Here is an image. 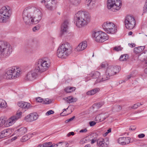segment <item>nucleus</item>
Listing matches in <instances>:
<instances>
[{
	"label": "nucleus",
	"mask_w": 147,
	"mask_h": 147,
	"mask_svg": "<svg viewBox=\"0 0 147 147\" xmlns=\"http://www.w3.org/2000/svg\"><path fill=\"white\" fill-rule=\"evenodd\" d=\"M39 29L40 27L39 26L37 25L33 28L32 30L34 32H36L39 30Z\"/></svg>",
	"instance_id": "obj_50"
},
{
	"label": "nucleus",
	"mask_w": 147,
	"mask_h": 147,
	"mask_svg": "<svg viewBox=\"0 0 147 147\" xmlns=\"http://www.w3.org/2000/svg\"><path fill=\"white\" fill-rule=\"evenodd\" d=\"M124 23L126 28L127 29L131 30L134 27L136 21L134 16L127 15L125 18Z\"/></svg>",
	"instance_id": "obj_11"
},
{
	"label": "nucleus",
	"mask_w": 147,
	"mask_h": 147,
	"mask_svg": "<svg viewBox=\"0 0 147 147\" xmlns=\"http://www.w3.org/2000/svg\"><path fill=\"white\" fill-rule=\"evenodd\" d=\"M12 47L5 41L0 40V58L4 59L8 57L11 53Z\"/></svg>",
	"instance_id": "obj_3"
},
{
	"label": "nucleus",
	"mask_w": 147,
	"mask_h": 147,
	"mask_svg": "<svg viewBox=\"0 0 147 147\" xmlns=\"http://www.w3.org/2000/svg\"><path fill=\"white\" fill-rule=\"evenodd\" d=\"M86 4L87 6L89 7L90 9H92L94 8L95 5V1L86 0Z\"/></svg>",
	"instance_id": "obj_24"
},
{
	"label": "nucleus",
	"mask_w": 147,
	"mask_h": 147,
	"mask_svg": "<svg viewBox=\"0 0 147 147\" xmlns=\"http://www.w3.org/2000/svg\"><path fill=\"white\" fill-rule=\"evenodd\" d=\"M104 103L103 102H99L94 104L92 106L93 109H98L101 107L104 104Z\"/></svg>",
	"instance_id": "obj_29"
},
{
	"label": "nucleus",
	"mask_w": 147,
	"mask_h": 147,
	"mask_svg": "<svg viewBox=\"0 0 147 147\" xmlns=\"http://www.w3.org/2000/svg\"><path fill=\"white\" fill-rule=\"evenodd\" d=\"M19 107L24 109L28 108L30 105V103L26 102H19L18 103Z\"/></svg>",
	"instance_id": "obj_23"
},
{
	"label": "nucleus",
	"mask_w": 147,
	"mask_h": 147,
	"mask_svg": "<svg viewBox=\"0 0 147 147\" xmlns=\"http://www.w3.org/2000/svg\"><path fill=\"white\" fill-rule=\"evenodd\" d=\"M63 100L65 101H76L77 99V98H74L72 96H70L63 98Z\"/></svg>",
	"instance_id": "obj_30"
},
{
	"label": "nucleus",
	"mask_w": 147,
	"mask_h": 147,
	"mask_svg": "<svg viewBox=\"0 0 147 147\" xmlns=\"http://www.w3.org/2000/svg\"><path fill=\"white\" fill-rule=\"evenodd\" d=\"M87 42L85 41L80 43L77 47L76 49L77 51H81L84 50L87 47Z\"/></svg>",
	"instance_id": "obj_21"
},
{
	"label": "nucleus",
	"mask_w": 147,
	"mask_h": 147,
	"mask_svg": "<svg viewBox=\"0 0 147 147\" xmlns=\"http://www.w3.org/2000/svg\"><path fill=\"white\" fill-rule=\"evenodd\" d=\"M0 123L1 124V126H3V125L5 124V126L7 127V126L6 125H8L7 121H6V120L3 119L2 118H0Z\"/></svg>",
	"instance_id": "obj_36"
},
{
	"label": "nucleus",
	"mask_w": 147,
	"mask_h": 147,
	"mask_svg": "<svg viewBox=\"0 0 147 147\" xmlns=\"http://www.w3.org/2000/svg\"><path fill=\"white\" fill-rule=\"evenodd\" d=\"M90 18L87 12L80 11L74 16V20L76 26L82 27L87 25L90 22Z\"/></svg>",
	"instance_id": "obj_2"
},
{
	"label": "nucleus",
	"mask_w": 147,
	"mask_h": 147,
	"mask_svg": "<svg viewBox=\"0 0 147 147\" xmlns=\"http://www.w3.org/2000/svg\"><path fill=\"white\" fill-rule=\"evenodd\" d=\"M37 76V73L35 70H33L28 72L25 76L24 80L26 81H32L34 80Z\"/></svg>",
	"instance_id": "obj_13"
},
{
	"label": "nucleus",
	"mask_w": 147,
	"mask_h": 147,
	"mask_svg": "<svg viewBox=\"0 0 147 147\" xmlns=\"http://www.w3.org/2000/svg\"><path fill=\"white\" fill-rule=\"evenodd\" d=\"M17 137H16V136H15V137H14L12 139H11V140H16V139H17Z\"/></svg>",
	"instance_id": "obj_64"
},
{
	"label": "nucleus",
	"mask_w": 147,
	"mask_h": 147,
	"mask_svg": "<svg viewBox=\"0 0 147 147\" xmlns=\"http://www.w3.org/2000/svg\"><path fill=\"white\" fill-rule=\"evenodd\" d=\"M100 116L101 121H102L104 120L106 118H107L108 116L106 115V113H102L98 115Z\"/></svg>",
	"instance_id": "obj_33"
},
{
	"label": "nucleus",
	"mask_w": 147,
	"mask_h": 147,
	"mask_svg": "<svg viewBox=\"0 0 147 147\" xmlns=\"http://www.w3.org/2000/svg\"><path fill=\"white\" fill-rule=\"evenodd\" d=\"M92 36L95 40L99 42H102L109 39L108 35L102 31H94L92 33Z\"/></svg>",
	"instance_id": "obj_9"
},
{
	"label": "nucleus",
	"mask_w": 147,
	"mask_h": 147,
	"mask_svg": "<svg viewBox=\"0 0 147 147\" xmlns=\"http://www.w3.org/2000/svg\"><path fill=\"white\" fill-rule=\"evenodd\" d=\"M27 131V129L25 127H22L18 129L14 133L17 134V135L18 136H21L26 133Z\"/></svg>",
	"instance_id": "obj_20"
},
{
	"label": "nucleus",
	"mask_w": 147,
	"mask_h": 147,
	"mask_svg": "<svg viewBox=\"0 0 147 147\" xmlns=\"http://www.w3.org/2000/svg\"><path fill=\"white\" fill-rule=\"evenodd\" d=\"M71 3L74 5L77 6L81 2V0H71Z\"/></svg>",
	"instance_id": "obj_38"
},
{
	"label": "nucleus",
	"mask_w": 147,
	"mask_h": 147,
	"mask_svg": "<svg viewBox=\"0 0 147 147\" xmlns=\"http://www.w3.org/2000/svg\"><path fill=\"white\" fill-rule=\"evenodd\" d=\"M120 70L121 68L119 66H109L108 67L106 73L110 77L118 73Z\"/></svg>",
	"instance_id": "obj_12"
},
{
	"label": "nucleus",
	"mask_w": 147,
	"mask_h": 147,
	"mask_svg": "<svg viewBox=\"0 0 147 147\" xmlns=\"http://www.w3.org/2000/svg\"><path fill=\"white\" fill-rule=\"evenodd\" d=\"M22 114V112L20 110H18L17 111L16 115L14 116L17 118V119H18L21 118Z\"/></svg>",
	"instance_id": "obj_39"
},
{
	"label": "nucleus",
	"mask_w": 147,
	"mask_h": 147,
	"mask_svg": "<svg viewBox=\"0 0 147 147\" xmlns=\"http://www.w3.org/2000/svg\"><path fill=\"white\" fill-rule=\"evenodd\" d=\"M144 13L147 12V0L146 1L143 7Z\"/></svg>",
	"instance_id": "obj_44"
},
{
	"label": "nucleus",
	"mask_w": 147,
	"mask_h": 147,
	"mask_svg": "<svg viewBox=\"0 0 147 147\" xmlns=\"http://www.w3.org/2000/svg\"><path fill=\"white\" fill-rule=\"evenodd\" d=\"M74 132L72 131V132H69V133L67 134V136L69 137V136H71V135L74 136Z\"/></svg>",
	"instance_id": "obj_55"
},
{
	"label": "nucleus",
	"mask_w": 147,
	"mask_h": 147,
	"mask_svg": "<svg viewBox=\"0 0 147 147\" xmlns=\"http://www.w3.org/2000/svg\"><path fill=\"white\" fill-rule=\"evenodd\" d=\"M143 104V103H142L141 102H137L136 104H134L133 106H132L131 108L133 109H136L140 105H142Z\"/></svg>",
	"instance_id": "obj_40"
},
{
	"label": "nucleus",
	"mask_w": 147,
	"mask_h": 147,
	"mask_svg": "<svg viewBox=\"0 0 147 147\" xmlns=\"http://www.w3.org/2000/svg\"><path fill=\"white\" fill-rule=\"evenodd\" d=\"M95 120L96 121V123H98L102 121L99 115L96 116L95 119Z\"/></svg>",
	"instance_id": "obj_45"
},
{
	"label": "nucleus",
	"mask_w": 147,
	"mask_h": 147,
	"mask_svg": "<svg viewBox=\"0 0 147 147\" xmlns=\"http://www.w3.org/2000/svg\"><path fill=\"white\" fill-rule=\"evenodd\" d=\"M69 107V106H68V108H67L66 109H63V111L62 113H61L60 114V115L61 116H65L67 115H69V114H70V113H66V110L68 109V108Z\"/></svg>",
	"instance_id": "obj_41"
},
{
	"label": "nucleus",
	"mask_w": 147,
	"mask_h": 147,
	"mask_svg": "<svg viewBox=\"0 0 147 147\" xmlns=\"http://www.w3.org/2000/svg\"><path fill=\"white\" fill-rule=\"evenodd\" d=\"M36 101H39V100H42V101H52L53 100H52L49 98H45L43 99L42 98L40 97H37L36 98Z\"/></svg>",
	"instance_id": "obj_35"
},
{
	"label": "nucleus",
	"mask_w": 147,
	"mask_h": 147,
	"mask_svg": "<svg viewBox=\"0 0 147 147\" xmlns=\"http://www.w3.org/2000/svg\"><path fill=\"white\" fill-rule=\"evenodd\" d=\"M110 77V76H109L106 73V74L102 76V77L101 78H100H100L96 79L94 84V85H95L98 83L107 80L109 79Z\"/></svg>",
	"instance_id": "obj_19"
},
{
	"label": "nucleus",
	"mask_w": 147,
	"mask_h": 147,
	"mask_svg": "<svg viewBox=\"0 0 147 147\" xmlns=\"http://www.w3.org/2000/svg\"><path fill=\"white\" fill-rule=\"evenodd\" d=\"M132 77V75H128L127 76V78L128 79H129L130 78H131Z\"/></svg>",
	"instance_id": "obj_62"
},
{
	"label": "nucleus",
	"mask_w": 147,
	"mask_h": 147,
	"mask_svg": "<svg viewBox=\"0 0 147 147\" xmlns=\"http://www.w3.org/2000/svg\"><path fill=\"white\" fill-rule=\"evenodd\" d=\"M87 131V130L86 128L82 129L80 131V133H85Z\"/></svg>",
	"instance_id": "obj_56"
},
{
	"label": "nucleus",
	"mask_w": 147,
	"mask_h": 147,
	"mask_svg": "<svg viewBox=\"0 0 147 147\" xmlns=\"http://www.w3.org/2000/svg\"><path fill=\"white\" fill-rule=\"evenodd\" d=\"M96 123L94 121H90L89 122V124L90 126H93L95 125Z\"/></svg>",
	"instance_id": "obj_52"
},
{
	"label": "nucleus",
	"mask_w": 147,
	"mask_h": 147,
	"mask_svg": "<svg viewBox=\"0 0 147 147\" xmlns=\"http://www.w3.org/2000/svg\"><path fill=\"white\" fill-rule=\"evenodd\" d=\"M107 5L109 10L115 12L120 9L122 3L120 0H107Z\"/></svg>",
	"instance_id": "obj_8"
},
{
	"label": "nucleus",
	"mask_w": 147,
	"mask_h": 147,
	"mask_svg": "<svg viewBox=\"0 0 147 147\" xmlns=\"http://www.w3.org/2000/svg\"><path fill=\"white\" fill-rule=\"evenodd\" d=\"M37 104L39 103H41L42 104H51L52 102H37Z\"/></svg>",
	"instance_id": "obj_51"
},
{
	"label": "nucleus",
	"mask_w": 147,
	"mask_h": 147,
	"mask_svg": "<svg viewBox=\"0 0 147 147\" xmlns=\"http://www.w3.org/2000/svg\"><path fill=\"white\" fill-rule=\"evenodd\" d=\"M106 142H105L104 139L102 138H100L97 140V145L100 147H107L108 145V139L106 138Z\"/></svg>",
	"instance_id": "obj_16"
},
{
	"label": "nucleus",
	"mask_w": 147,
	"mask_h": 147,
	"mask_svg": "<svg viewBox=\"0 0 147 147\" xmlns=\"http://www.w3.org/2000/svg\"><path fill=\"white\" fill-rule=\"evenodd\" d=\"M41 9L34 6L26 7L23 12V21L26 25L29 26L38 23L42 16Z\"/></svg>",
	"instance_id": "obj_1"
},
{
	"label": "nucleus",
	"mask_w": 147,
	"mask_h": 147,
	"mask_svg": "<svg viewBox=\"0 0 147 147\" xmlns=\"http://www.w3.org/2000/svg\"><path fill=\"white\" fill-rule=\"evenodd\" d=\"M69 22L67 20L64 21L61 26L60 35L61 36L66 35L68 32Z\"/></svg>",
	"instance_id": "obj_14"
},
{
	"label": "nucleus",
	"mask_w": 147,
	"mask_h": 147,
	"mask_svg": "<svg viewBox=\"0 0 147 147\" xmlns=\"http://www.w3.org/2000/svg\"><path fill=\"white\" fill-rule=\"evenodd\" d=\"M58 147H68V143L65 142H61L58 143L56 144V146H57L59 144H61Z\"/></svg>",
	"instance_id": "obj_32"
},
{
	"label": "nucleus",
	"mask_w": 147,
	"mask_h": 147,
	"mask_svg": "<svg viewBox=\"0 0 147 147\" xmlns=\"http://www.w3.org/2000/svg\"><path fill=\"white\" fill-rule=\"evenodd\" d=\"M7 106L6 102H1L0 103V107L1 108H5Z\"/></svg>",
	"instance_id": "obj_42"
},
{
	"label": "nucleus",
	"mask_w": 147,
	"mask_h": 147,
	"mask_svg": "<svg viewBox=\"0 0 147 147\" xmlns=\"http://www.w3.org/2000/svg\"><path fill=\"white\" fill-rule=\"evenodd\" d=\"M11 13V9L9 6H5L0 9V22L4 23L9 19Z\"/></svg>",
	"instance_id": "obj_7"
},
{
	"label": "nucleus",
	"mask_w": 147,
	"mask_h": 147,
	"mask_svg": "<svg viewBox=\"0 0 147 147\" xmlns=\"http://www.w3.org/2000/svg\"><path fill=\"white\" fill-rule=\"evenodd\" d=\"M104 30L108 34H114L117 32V26L112 22L107 21L102 25Z\"/></svg>",
	"instance_id": "obj_10"
},
{
	"label": "nucleus",
	"mask_w": 147,
	"mask_h": 147,
	"mask_svg": "<svg viewBox=\"0 0 147 147\" xmlns=\"http://www.w3.org/2000/svg\"><path fill=\"white\" fill-rule=\"evenodd\" d=\"M75 118V116H74L72 118L68 119V121H69V122L71 121H72Z\"/></svg>",
	"instance_id": "obj_60"
},
{
	"label": "nucleus",
	"mask_w": 147,
	"mask_h": 147,
	"mask_svg": "<svg viewBox=\"0 0 147 147\" xmlns=\"http://www.w3.org/2000/svg\"><path fill=\"white\" fill-rule=\"evenodd\" d=\"M52 144V142H46L44 143V144H45V147H53V146L50 145Z\"/></svg>",
	"instance_id": "obj_46"
},
{
	"label": "nucleus",
	"mask_w": 147,
	"mask_h": 147,
	"mask_svg": "<svg viewBox=\"0 0 147 147\" xmlns=\"http://www.w3.org/2000/svg\"><path fill=\"white\" fill-rule=\"evenodd\" d=\"M143 56L144 57L143 58V60H144L147 58V50H145L141 54L139 55V57L140 56Z\"/></svg>",
	"instance_id": "obj_37"
},
{
	"label": "nucleus",
	"mask_w": 147,
	"mask_h": 147,
	"mask_svg": "<svg viewBox=\"0 0 147 147\" xmlns=\"http://www.w3.org/2000/svg\"><path fill=\"white\" fill-rule=\"evenodd\" d=\"M105 66H106V64L103 63H102V64H101V66H100V67H101V68H104Z\"/></svg>",
	"instance_id": "obj_59"
},
{
	"label": "nucleus",
	"mask_w": 147,
	"mask_h": 147,
	"mask_svg": "<svg viewBox=\"0 0 147 147\" xmlns=\"http://www.w3.org/2000/svg\"><path fill=\"white\" fill-rule=\"evenodd\" d=\"M97 139L96 138H93L91 140V144H93L94 143L96 142V141H97Z\"/></svg>",
	"instance_id": "obj_54"
},
{
	"label": "nucleus",
	"mask_w": 147,
	"mask_h": 147,
	"mask_svg": "<svg viewBox=\"0 0 147 147\" xmlns=\"http://www.w3.org/2000/svg\"><path fill=\"white\" fill-rule=\"evenodd\" d=\"M144 46H140L138 47H135L134 49V52L137 54L142 52L144 49Z\"/></svg>",
	"instance_id": "obj_27"
},
{
	"label": "nucleus",
	"mask_w": 147,
	"mask_h": 147,
	"mask_svg": "<svg viewBox=\"0 0 147 147\" xmlns=\"http://www.w3.org/2000/svg\"><path fill=\"white\" fill-rule=\"evenodd\" d=\"M145 135L143 134H141L138 135V137L139 138H142L144 137Z\"/></svg>",
	"instance_id": "obj_53"
},
{
	"label": "nucleus",
	"mask_w": 147,
	"mask_h": 147,
	"mask_svg": "<svg viewBox=\"0 0 147 147\" xmlns=\"http://www.w3.org/2000/svg\"><path fill=\"white\" fill-rule=\"evenodd\" d=\"M125 82V81H124L123 80H120L119 81V84H122V83H123V82Z\"/></svg>",
	"instance_id": "obj_63"
},
{
	"label": "nucleus",
	"mask_w": 147,
	"mask_h": 147,
	"mask_svg": "<svg viewBox=\"0 0 147 147\" xmlns=\"http://www.w3.org/2000/svg\"><path fill=\"white\" fill-rule=\"evenodd\" d=\"M17 120V118L14 116L11 117L7 121V123H9L7 125H6L7 127L12 125Z\"/></svg>",
	"instance_id": "obj_25"
},
{
	"label": "nucleus",
	"mask_w": 147,
	"mask_h": 147,
	"mask_svg": "<svg viewBox=\"0 0 147 147\" xmlns=\"http://www.w3.org/2000/svg\"><path fill=\"white\" fill-rule=\"evenodd\" d=\"M76 90V88L74 87H67L64 89V90L66 92L69 93L74 91Z\"/></svg>",
	"instance_id": "obj_31"
},
{
	"label": "nucleus",
	"mask_w": 147,
	"mask_h": 147,
	"mask_svg": "<svg viewBox=\"0 0 147 147\" xmlns=\"http://www.w3.org/2000/svg\"><path fill=\"white\" fill-rule=\"evenodd\" d=\"M51 64V61L48 58L39 59L35 64V70L40 72L45 71L48 69Z\"/></svg>",
	"instance_id": "obj_5"
},
{
	"label": "nucleus",
	"mask_w": 147,
	"mask_h": 147,
	"mask_svg": "<svg viewBox=\"0 0 147 147\" xmlns=\"http://www.w3.org/2000/svg\"><path fill=\"white\" fill-rule=\"evenodd\" d=\"M38 117V114L36 113H31L25 117L27 121L31 122L36 120Z\"/></svg>",
	"instance_id": "obj_18"
},
{
	"label": "nucleus",
	"mask_w": 147,
	"mask_h": 147,
	"mask_svg": "<svg viewBox=\"0 0 147 147\" xmlns=\"http://www.w3.org/2000/svg\"><path fill=\"white\" fill-rule=\"evenodd\" d=\"M9 130H4L0 133V139L2 138L8 136L9 134H8Z\"/></svg>",
	"instance_id": "obj_28"
},
{
	"label": "nucleus",
	"mask_w": 147,
	"mask_h": 147,
	"mask_svg": "<svg viewBox=\"0 0 147 147\" xmlns=\"http://www.w3.org/2000/svg\"><path fill=\"white\" fill-rule=\"evenodd\" d=\"M136 129V127L134 126H131L129 128V129L131 131L135 130Z\"/></svg>",
	"instance_id": "obj_58"
},
{
	"label": "nucleus",
	"mask_w": 147,
	"mask_h": 147,
	"mask_svg": "<svg viewBox=\"0 0 147 147\" xmlns=\"http://www.w3.org/2000/svg\"><path fill=\"white\" fill-rule=\"evenodd\" d=\"M128 45L131 48L134 47L136 46L135 44L133 43H132L131 44H129Z\"/></svg>",
	"instance_id": "obj_57"
},
{
	"label": "nucleus",
	"mask_w": 147,
	"mask_h": 147,
	"mask_svg": "<svg viewBox=\"0 0 147 147\" xmlns=\"http://www.w3.org/2000/svg\"><path fill=\"white\" fill-rule=\"evenodd\" d=\"M123 49V48H122L120 46H119L115 47L114 49L116 51H118L122 50Z\"/></svg>",
	"instance_id": "obj_47"
},
{
	"label": "nucleus",
	"mask_w": 147,
	"mask_h": 147,
	"mask_svg": "<svg viewBox=\"0 0 147 147\" xmlns=\"http://www.w3.org/2000/svg\"><path fill=\"white\" fill-rule=\"evenodd\" d=\"M54 111L52 110H50L48 111L46 113V115H49L53 114Z\"/></svg>",
	"instance_id": "obj_49"
},
{
	"label": "nucleus",
	"mask_w": 147,
	"mask_h": 147,
	"mask_svg": "<svg viewBox=\"0 0 147 147\" xmlns=\"http://www.w3.org/2000/svg\"><path fill=\"white\" fill-rule=\"evenodd\" d=\"M72 50V47L69 43L63 44L58 49L57 56L60 58H65L71 53Z\"/></svg>",
	"instance_id": "obj_4"
},
{
	"label": "nucleus",
	"mask_w": 147,
	"mask_h": 147,
	"mask_svg": "<svg viewBox=\"0 0 147 147\" xmlns=\"http://www.w3.org/2000/svg\"><path fill=\"white\" fill-rule=\"evenodd\" d=\"M126 55H122L119 58V60L120 61H124V60H126L127 59L126 58Z\"/></svg>",
	"instance_id": "obj_43"
},
{
	"label": "nucleus",
	"mask_w": 147,
	"mask_h": 147,
	"mask_svg": "<svg viewBox=\"0 0 147 147\" xmlns=\"http://www.w3.org/2000/svg\"><path fill=\"white\" fill-rule=\"evenodd\" d=\"M55 0H42V3H44L46 8L49 10H52L53 5L55 3Z\"/></svg>",
	"instance_id": "obj_15"
},
{
	"label": "nucleus",
	"mask_w": 147,
	"mask_h": 147,
	"mask_svg": "<svg viewBox=\"0 0 147 147\" xmlns=\"http://www.w3.org/2000/svg\"><path fill=\"white\" fill-rule=\"evenodd\" d=\"M100 89L99 88H97L93 89L92 90L90 91H88L86 93V94L88 95H94L97 92L99 91Z\"/></svg>",
	"instance_id": "obj_26"
},
{
	"label": "nucleus",
	"mask_w": 147,
	"mask_h": 147,
	"mask_svg": "<svg viewBox=\"0 0 147 147\" xmlns=\"http://www.w3.org/2000/svg\"><path fill=\"white\" fill-rule=\"evenodd\" d=\"M45 145V144H44V143L42 144H39L38 145V147H45L44 145Z\"/></svg>",
	"instance_id": "obj_61"
},
{
	"label": "nucleus",
	"mask_w": 147,
	"mask_h": 147,
	"mask_svg": "<svg viewBox=\"0 0 147 147\" xmlns=\"http://www.w3.org/2000/svg\"><path fill=\"white\" fill-rule=\"evenodd\" d=\"M21 69L14 66L8 68L6 70L3 77L7 79H12L18 77L21 73Z\"/></svg>",
	"instance_id": "obj_6"
},
{
	"label": "nucleus",
	"mask_w": 147,
	"mask_h": 147,
	"mask_svg": "<svg viewBox=\"0 0 147 147\" xmlns=\"http://www.w3.org/2000/svg\"><path fill=\"white\" fill-rule=\"evenodd\" d=\"M130 141V138L129 137H121L117 140L118 143L122 145L129 144Z\"/></svg>",
	"instance_id": "obj_17"
},
{
	"label": "nucleus",
	"mask_w": 147,
	"mask_h": 147,
	"mask_svg": "<svg viewBox=\"0 0 147 147\" xmlns=\"http://www.w3.org/2000/svg\"><path fill=\"white\" fill-rule=\"evenodd\" d=\"M89 76L92 78L98 79L100 78V73L98 71H92L89 75Z\"/></svg>",
	"instance_id": "obj_22"
},
{
	"label": "nucleus",
	"mask_w": 147,
	"mask_h": 147,
	"mask_svg": "<svg viewBox=\"0 0 147 147\" xmlns=\"http://www.w3.org/2000/svg\"><path fill=\"white\" fill-rule=\"evenodd\" d=\"M30 134H28L24 136L22 138V141L23 142L26 141L30 138Z\"/></svg>",
	"instance_id": "obj_34"
},
{
	"label": "nucleus",
	"mask_w": 147,
	"mask_h": 147,
	"mask_svg": "<svg viewBox=\"0 0 147 147\" xmlns=\"http://www.w3.org/2000/svg\"><path fill=\"white\" fill-rule=\"evenodd\" d=\"M114 108L117 111H119L121 109V107L119 105H116L115 106Z\"/></svg>",
	"instance_id": "obj_48"
}]
</instances>
